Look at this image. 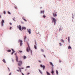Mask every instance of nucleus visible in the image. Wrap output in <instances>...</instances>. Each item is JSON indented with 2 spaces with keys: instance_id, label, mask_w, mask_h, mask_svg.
<instances>
[{
  "instance_id": "1",
  "label": "nucleus",
  "mask_w": 75,
  "mask_h": 75,
  "mask_svg": "<svg viewBox=\"0 0 75 75\" xmlns=\"http://www.w3.org/2000/svg\"><path fill=\"white\" fill-rule=\"evenodd\" d=\"M51 19L52 20V23H54V25H56V19L55 18L51 17Z\"/></svg>"
},
{
  "instance_id": "2",
  "label": "nucleus",
  "mask_w": 75,
  "mask_h": 75,
  "mask_svg": "<svg viewBox=\"0 0 75 75\" xmlns=\"http://www.w3.org/2000/svg\"><path fill=\"white\" fill-rule=\"evenodd\" d=\"M27 44L28 45V47L26 48V51L27 52H29V51H30L31 50V48H30V46L29 45V44H28V43H27Z\"/></svg>"
},
{
  "instance_id": "3",
  "label": "nucleus",
  "mask_w": 75,
  "mask_h": 75,
  "mask_svg": "<svg viewBox=\"0 0 75 75\" xmlns=\"http://www.w3.org/2000/svg\"><path fill=\"white\" fill-rule=\"evenodd\" d=\"M18 62V65L19 67H21V65L23 64V62L22 61H19Z\"/></svg>"
},
{
  "instance_id": "4",
  "label": "nucleus",
  "mask_w": 75,
  "mask_h": 75,
  "mask_svg": "<svg viewBox=\"0 0 75 75\" xmlns=\"http://www.w3.org/2000/svg\"><path fill=\"white\" fill-rule=\"evenodd\" d=\"M17 27L21 31H22V27H21V25H19V26L17 25Z\"/></svg>"
},
{
  "instance_id": "5",
  "label": "nucleus",
  "mask_w": 75,
  "mask_h": 75,
  "mask_svg": "<svg viewBox=\"0 0 75 75\" xmlns=\"http://www.w3.org/2000/svg\"><path fill=\"white\" fill-rule=\"evenodd\" d=\"M4 19H2L1 22V27H3L4 26Z\"/></svg>"
},
{
  "instance_id": "6",
  "label": "nucleus",
  "mask_w": 75,
  "mask_h": 75,
  "mask_svg": "<svg viewBox=\"0 0 75 75\" xmlns=\"http://www.w3.org/2000/svg\"><path fill=\"white\" fill-rule=\"evenodd\" d=\"M18 42L20 43V46H21L23 45V41L20 39L19 40Z\"/></svg>"
},
{
  "instance_id": "7",
  "label": "nucleus",
  "mask_w": 75,
  "mask_h": 75,
  "mask_svg": "<svg viewBox=\"0 0 75 75\" xmlns=\"http://www.w3.org/2000/svg\"><path fill=\"white\" fill-rule=\"evenodd\" d=\"M40 67H41V68H43V70H44L45 69V65H43L42 64H41L40 65Z\"/></svg>"
},
{
  "instance_id": "8",
  "label": "nucleus",
  "mask_w": 75,
  "mask_h": 75,
  "mask_svg": "<svg viewBox=\"0 0 75 75\" xmlns=\"http://www.w3.org/2000/svg\"><path fill=\"white\" fill-rule=\"evenodd\" d=\"M35 45H34V48L35 50L37 49V42L36 40H35Z\"/></svg>"
},
{
  "instance_id": "9",
  "label": "nucleus",
  "mask_w": 75,
  "mask_h": 75,
  "mask_svg": "<svg viewBox=\"0 0 75 75\" xmlns=\"http://www.w3.org/2000/svg\"><path fill=\"white\" fill-rule=\"evenodd\" d=\"M27 32H28V33L29 34H31V29H27Z\"/></svg>"
},
{
  "instance_id": "10",
  "label": "nucleus",
  "mask_w": 75,
  "mask_h": 75,
  "mask_svg": "<svg viewBox=\"0 0 75 75\" xmlns=\"http://www.w3.org/2000/svg\"><path fill=\"white\" fill-rule=\"evenodd\" d=\"M16 62H18L19 61H18V56L17 55H16Z\"/></svg>"
},
{
  "instance_id": "11",
  "label": "nucleus",
  "mask_w": 75,
  "mask_h": 75,
  "mask_svg": "<svg viewBox=\"0 0 75 75\" xmlns=\"http://www.w3.org/2000/svg\"><path fill=\"white\" fill-rule=\"evenodd\" d=\"M26 30V27L25 26H23L22 27V30Z\"/></svg>"
},
{
  "instance_id": "12",
  "label": "nucleus",
  "mask_w": 75,
  "mask_h": 75,
  "mask_svg": "<svg viewBox=\"0 0 75 75\" xmlns=\"http://www.w3.org/2000/svg\"><path fill=\"white\" fill-rule=\"evenodd\" d=\"M53 16L54 17H57V13H53Z\"/></svg>"
},
{
  "instance_id": "13",
  "label": "nucleus",
  "mask_w": 75,
  "mask_h": 75,
  "mask_svg": "<svg viewBox=\"0 0 75 75\" xmlns=\"http://www.w3.org/2000/svg\"><path fill=\"white\" fill-rule=\"evenodd\" d=\"M45 12V11L44 10H43V11L41 10L40 11L41 14H42V13H44Z\"/></svg>"
},
{
  "instance_id": "14",
  "label": "nucleus",
  "mask_w": 75,
  "mask_h": 75,
  "mask_svg": "<svg viewBox=\"0 0 75 75\" xmlns=\"http://www.w3.org/2000/svg\"><path fill=\"white\" fill-rule=\"evenodd\" d=\"M46 74L47 75H51V74L48 71H46Z\"/></svg>"
},
{
  "instance_id": "15",
  "label": "nucleus",
  "mask_w": 75,
  "mask_h": 75,
  "mask_svg": "<svg viewBox=\"0 0 75 75\" xmlns=\"http://www.w3.org/2000/svg\"><path fill=\"white\" fill-rule=\"evenodd\" d=\"M56 75H58L59 74V73L58 72V70H56Z\"/></svg>"
},
{
  "instance_id": "16",
  "label": "nucleus",
  "mask_w": 75,
  "mask_h": 75,
  "mask_svg": "<svg viewBox=\"0 0 75 75\" xmlns=\"http://www.w3.org/2000/svg\"><path fill=\"white\" fill-rule=\"evenodd\" d=\"M18 68L19 70V71L21 73L22 72V71H21V69L20 67H18Z\"/></svg>"
},
{
  "instance_id": "17",
  "label": "nucleus",
  "mask_w": 75,
  "mask_h": 75,
  "mask_svg": "<svg viewBox=\"0 0 75 75\" xmlns=\"http://www.w3.org/2000/svg\"><path fill=\"white\" fill-rule=\"evenodd\" d=\"M2 61L4 63H6V60L5 59H3L2 60Z\"/></svg>"
},
{
  "instance_id": "18",
  "label": "nucleus",
  "mask_w": 75,
  "mask_h": 75,
  "mask_svg": "<svg viewBox=\"0 0 75 75\" xmlns=\"http://www.w3.org/2000/svg\"><path fill=\"white\" fill-rule=\"evenodd\" d=\"M38 71H39V72L40 73V74H42V71H41V70H40V69H39Z\"/></svg>"
},
{
  "instance_id": "19",
  "label": "nucleus",
  "mask_w": 75,
  "mask_h": 75,
  "mask_svg": "<svg viewBox=\"0 0 75 75\" xmlns=\"http://www.w3.org/2000/svg\"><path fill=\"white\" fill-rule=\"evenodd\" d=\"M68 41L69 42H70V38H69V37H68Z\"/></svg>"
},
{
  "instance_id": "20",
  "label": "nucleus",
  "mask_w": 75,
  "mask_h": 75,
  "mask_svg": "<svg viewBox=\"0 0 75 75\" xmlns=\"http://www.w3.org/2000/svg\"><path fill=\"white\" fill-rule=\"evenodd\" d=\"M68 47L69 50H71V49H72V47H71L70 45H69Z\"/></svg>"
},
{
  "instance_id": "21",
  "label": "nucleus",
  "mask_w": 75,
  "mask_h": 75,
  "mask_svg": "<svg viewBox=\"0 0 75 75\" xmlns=\"http://www.w3.org/2000/svg\"><path fill=\"white\" fill-rule=\"evenodd\" d=\"M22 19H23V20H24V21H26V22L27 21V20H26V19H25L24 18L23 16L22 17Z\"/></svg>"
},
{
  "instance_id": "22",
  "label": "nucleus",
  "mask_w": 75,
  "mask_h": 75,
  "mask_svg": "<svg viewBox=\"0 0 75 75\" xmlns=\"http://www.w3.org/2000/svg\"><path fill=\"white\" fill-rule=\"evenodd\" d=\"M7 13L8 14L11 15V13L9 11H7Z\"/></svg>"
},
{
  "instance_id": "23",
  "label": "nucleus",
  "mask_w": 75,
  "mask_h": 75,
  "mask_svg": "<svg viewBox=\"0 0 75 75\" xmlns=\"http://www.w3.org/2000/svg\"><path fill=\"white\" fill-rule=\"evenodd\" d=\"M26 38H27V36H26L24 37V41H25V40L26 39Z\"/></svg>"
},
{
  "instance_id": "24",
  "label": "nucleus",
  "mask_w": 75,
  "mask_h": 75,
  "mask_svg": "<svg viewBox=\"0 0 75 75\" xmlns=\"http://www.w3.org/2000/svg\"><path fill=\"white\" fill-rule=\"evenodd\" d=\"M7 52H11V50L10 49L8 50H7Z\"/></svg>"
},
{
  "instance_id": "25",
  "label": "nucleus",
  "mask_w": 75,
  "mask_h": 75,
  "mask_svg": "<svg viewBox=\"0 0 75 75\" xmlns=\"http://www.w3.org/2000/svg\"><path fill=\"white\" fill-rule=\"evenodd\" d=\"M18 52L20 53H22L23 52V51L22 50H19Z\"/></svg>"
},
{
  "instance_id": "26",
  "label": "nucleus",
  "mask_w": 75,
  "mask_h": 75,
  "mask_svg": "<svg viewBox=\"0 0 75 75\" xmlns=\"http://www.w3.org/2000/svg\"><path fill=\"white\" fill-rule=\"evenodd\" d=\"M30 68V66H27L26 67V68Z\"/></svg>"
},
{
  "instance_id": "27",
  "label": "nucleus",
  "mask_w": 75,
  "mask_h": 75,
  "mask_svg": "<svg viewBox=\"0 0 75 75\" xmlns=\"http://www.w3.org/2000/svg\"><path fill=\"white\" fill-rule=\"evenodd\" d=\"M26 58H27V57H26V56L24 55L23 56V59H26Z\"/></svg>"
},
{
  "instance_id": "28",
  "label": "nucleus",
  "mask_w": 75,
  "mask_h": 75,
  "mask_svg": "<svg viewBox=\"0 0 75 75\" xmlns=\"http://www.w3.org/2000/svg\"><path fill=\"white\" fill-rule=\"evenodd\" d=\"M11 50L12 51V52H15V51L14 50V49L12 48V49H11Z\"/></svg>"
},
{
  "instance_id": "29",
  "label": "nucleus",
  "mask_w": 75,
  "mask_h": 75,
  "mask_svg": "<svg viewBox=\"0 0 75 75\" xmlns=\"http://www.w3.org/2000/svg\"><path fill=\"white\" fill-rule=\"evenodd\" d=\"M30 53H31V55H32L33 54V51L31 49H30Z\"/></svg>"
},
{
  "instance_id": "30",
  "label": "nucleus",
  "mask_w": 75,
  "mask_h": 75,
  "mask_svg": "<svg viewBox=\"0 0 75 75\" xmlns=\"http://www.w3.org/2000/svg\"><path fill=\"white\" fill-rule=\"evenodd\" d=\"M3 13L4 14H6V12L5 11H4L3 12Z\"/></svg>"
},
{
  "instance_id": "31",
  "label": "nucleus",
  "mask_w": 75,
  "mask_h": 75,
  "mask_svg": "<svg viewBox=\"0 0 75 75\" xmlns=\"http://www.w3.org/2000/svg\"><path fill=\"white\" fill-rule=\"evenodd\" d=\"M42 17H43V18H45L46 17V16L43 15L42 16Z\"/></svg>"
},
{
  "instance_id": "32",
  "label": "nucleus",
  "mask_w": 75,
  "mask_h": 75,
  "mask_svg": "<svg viewBox=\"0 0 75 75\" xmlns=\"http://www.w3.org/2000/svg\"><path fill=\"white\" fill-rule=\"evenodd\" d=\"M61 41H62V42H64V40H63V39H62L61 40Z\"/></svg>"
},
{
  "instance_id": "33",
  "label": "nucleus",
  "mask_w": 75,
  "mask_h": 75,
  "mask_svg": "<svg viewBox=\"0 0 75 75\" xmlns=\"http://www.w3.org/2000/svg\"><path fill=\"white\" fill-rule=\"evenodd\" d=\"M41 51L43 52H44V50H43L42 49H41Z\"/></svg>"
},
{
  "instance_id": "34",
  "label": "nucleus",
  "mask_w": 75,
  "mask_h": 75,
  "mask_svg": "<svg viewBox=\"0 0 75 75\" xmlns=\"http://www.w3.org/2000/svg\"><path fill=\"white\" fill-rule=\"evenodd\" d=\"M62 30V29H61L60 28L59 29V31H61V30Z\"/></svg>"
},
{
  "instance_id": "35",
  "label": "nucleus",
  "mask_w": 75,
  "mask_h": 75,
  "mask_svg": "<svg viewBox=\"0 0 75 75\" xmlns=\"http://www.w3.org/2000/svg\"><path fill=\"white\" fill-rule=\"evenodd\" d=\"M15 52H12L11 53V55H13V54H14V53Z\"/></svg>"
},
{
  "instance_id": "36",
  "label": "nucleus",
  "mask_w": 75,
  "mask_h": 75,
  "mask_svg": "<svg viewBox=\"0 0 75 75\" xmlns=\"http://www.w3.org/2000/svg\"><path fill=\"white\" fill-rule=\"evenodd\" d=\"M60 46H62V44H61V43L60 42L59 43Z\"/></svg>"
},
{
  "instance_id": "37",
  "label": "nucleus",
  "mask_w": 75,
  "mask_h": 75,
  "mask_svg": "<svg viewBox=\"0 0 75 75\" xmlns=\"http://www.w3.org/2000/svg\"><path fill=\"white\" fill-rule=\"evenodd\" d=\"M12 28V27H11V26L9 28V30H11Z\"/></svg>"
},
{
  "instance_id": "38",
  "label": "nucleus",
  "mask_w": 75,
  "mask_h": 75,
  "mask_svg": "<svg viewBox=\"0 0 75 75\" xmlns=\"http://www.w3.org/2000/svg\"><path fill=\"white\" fill-rule=\"evenodd\" d=\"M20 68H21V69H24V67H21Z\"/></svg>"
},
{
  "instance_id": "39",
  "label": "nucleus",
  "mask_w": 75,
  "mask_h": 75,
  "mask_svg": "<svg viewBox=\"0 0 75 75\" xmlns=\"http://www.w3.org/2000/svg\"><path fill=\"white\" fill-rule=\"evenodd\" d=\"M21 73V75H24V73H23L22 72Z\"/></svg>"
},
{
  "instance_id": "40",
  "label": "nucleus",
  "mask_w": 75,
  "mask_h": 75,
  "mask_svg": "<svg viewBox=\"0 0 75 75\" xmlns=\"http://www.w3.org/2000/svg\"><path fill=\"white\" fill-rule=\"evenodd\" d=\"M72 18H74V14L73 13L72 14Z\"/></svg>"
},
{
  "instance_id": "41",
  "label": "nucleus",
  "mask_w": 75,
  "mask_h": 75,
  "mask_svg": "<svg viewBox=\"0 0 75 75\" xmlns=\"http://www.w3.org/2000/svg\"><path fill=\"white\" fill-rule=\"evenodd\" d=\"M38 62H39V63H41V61L40 60H38Z\"/></svg>"
},
{
  "instance_id": "42",
  "label": "nucleus",
  "mask_w": 75,
  "mask_h": 75,
  "mask_svg": "<svg viewBox=\"0 0 75 75\" xmlns=\"http://www.w3.org/2000/svg\"><path fill=\"white\" fill-rule=\"evenodd\" d=\"M43 55L45 57V58H46V56H45V54H43Z\"/></svg>"
},
{
  "instance_id": "43",
  "label": "nucleus",
  "mask_w": 75,
  "mask_h": 75,
  "mask_svg": "<svg viewBox=\"0 0 75 75\" xmlns=\"http://www.w3.org/2000/svg\"><path fill=\"white\" fill-rule=\"evenodd\" d=\"M8 71H10V68L9 67H8Z\"/></svg>"
},
{
  "instance_id": "44",
  "label": "nucleus",
  "mask_w": 75,
  "mask_h": 75,
  "mask_svg": "<svg viewBox=\"0 0 75 75\" xmlns=\"http://www.w3.org/2000/svg\"><path fill=\"white\" fill-rule=\"evenodd\" d=\"M12 19L13 20V21H16V20H15V19L14 18H13Z\"/></svg>"
},
{
  "instance_id": "45",
  "label": "nucleus",
  "mask_w": 75,
  "mask_h": 75,
  "mask_svg": "<svg viewBox=\"0 0 75 75\" xmlns=\"http://www.w3.org/2000/svg\"><path fill=\"white\" fill-rule=\"evenodd\" d=\"M16 71H17V72H20V70H19L17 69V70H16Z\"/></svg>"
},
{
  "instance_id": "46",
  "label": "nucleus",
  "mask_w": 75,
  "mask_h": 75,
  "mask_svg": "<svg viewBox=\"0 0 75 75\" xmlns=\"http://www.w3.org/2000/svg\"><path fill=\"white\" fill-rule=\"evenodd\" d=\"M21 24H24V22H23L21 21Z\"/></svg>"
},
{
  "instance_id": "47",
  "label": "nucleus",
  "mask_w": 75,
  "mask_h": 75,
  "mask_svg": "<svg viewBox=\"0 0 75 75\" xmlns=\"http://www.w3.org/2000/svg\"><path fill=\"white\" fill-rule=\"evenodd\" d=\"M14 8H16V9H17V8L16 6H14Z\"/></svg>"
},
{
  "instance_id": "48",
  "label": "nucleus",
  "mask_w": 75,
  "mask_h": 75,
  "mask_svg": "<svg viewBox=\"0 0 75 75\" xmlns=\"http://www.w3.org/2000/svg\"><path fill=\"white\" fill-rule=\"evenodd\" d=\"M9 24H10V25H12V23H11V22L9 23Z\"/></svg>"
},
{
  "instance_id": "49",
  "label": "nucleus",
  "mask_w": 75,
  "mask_h": 75,
  "mask_svg": "<svg viewBox=\"0 0 75 75\" xmlns=\"http://www.w3.org/2000/svg\"><path fill=\"white\" fill-rule=\"evenodd\" d=\"M15 55H16H16H17V53H15Z\"/></svg>"
},
{
  "instance_id": "50",
  "label": "nucleus",
  "mask_w": 75,
  "mask_h": 75,
  "mask_svg": "<svg viewBox=\"0 0 75 75\" xmlns=\"http://www.w3.org/2000/svg\"><path fill=\"white\" fill-rule=\"evenodd\" d=\"M12 62H14V59H12Z\"/></svg>"
},
{
  "instance_id": "51",
  "label": "nucleus",
  "mask_w": 75,
  "mask_h": 75,
  "mask_svg": "<svg viewBox=\"0 0 75 75\" xmlns=\"http://www.w3.org/2000/svg\"><path fill=\"white\" fill-rule=\"evenodd\" d=\"M1 18V15L0 14V18Z\"/></svg>"
},
{
  "instance_id": "52",
  "label": "nucleus",
  "mask_w": 75,
  "mask_h": 75,
  "mask_svg": "<svg viewBox=\"0 0 75 75\" xmlns=\"http://www.w3.org/2000/svg\"><path fill=\"white\" fill-rule=\"evenodd\" d=\"M11 75V73H9L8 75Z\"/></svg>"
},
{
  "instance_id": "53",
  "label": "nucleus",
  "mask_w": 75,
  "mask_h": 75,
  "mask_svg": "<svg viewBox=\"0 0 75 75\" xmlns=\"http://www.w3.org/2000/svg\"><path fill=\"white\" fill-rule=\"evenodd\" d=\"M27 75H30V73H28Z\"/></svg>"
},
{
  "instance_id": "54",
  "label": "nucleus",
  "mask_w": 75,
  "mask_h": 75,
  "mask_svg": "<svg viewBox=\"0 0 75 75\" xmlns=\"http://www.w3.org/2000/svg\"><path fill=\"white\" fill-rule=\"evenodd\" d=\"M38 34H39V35H40V34L39 32H38Z\"/></svg>"
},
{
  "instance_id": "55",
  "label": "nucleus",
  "mask_w": 75,
  "mask_h": 75,
  "mask_svg": "<svg viewBox=\"0 0 75 75\" xmlns=\"http://www.w3.org/2000/svg\"><path fill=\"white\" fill-rule=\"evenodd\" d=\"M40 9H41V8H42V7H40Z\"/></svg>"
},
{
  "instance_id": "56",
  "label": "nucleus",
  "mask_w": 75,
  "mask_h": 75,
  "mask_svg": "<svg viewBox=\"0 0 75 75\" xmlns=\"http://www.w3.org/2000/svg\"><path fill=\"white\" fill-rule=\"evenodd\" d=\"M59 62H61V60L59 61Z\"/></svg>"
},
{
  "instance_id": "57",
  "label": "nucleus",
  "mask_w": 75,
  "mask_h": 75,
  "mask_svg": "<svg viewBox=\"0 0 75 75\" xmlns=\"http://www.w3.org/2000/svg\"><path fill=\"white\" fill-rule=\"evenodd\" d=\"M25 71H27V69H25Z\"/></svg>"
},
{
  "instance_id": "58",
  "label": "nucleus",
  "mask_w": 75,
  "mask_h": 75,
  "mask_svg": "<svg viewBox=\"0 0 75 75\" xmlns=\"http://www.w3.org/2000/svg\"><path fill=\"white\" fill-rule=\"evenodd\" d=\"M14 18H16L15 17H14Z\"/></svg>"
},
{
  "instance_id": "59",
  "label": "nucleus",
  "mask_w": 75,
  "mask_h": 75,
  "mask_svg": "<svg viewBox=\"0 0 75 75\" xmlns=\"http://www.w3.org/2000/svg\"><path fill=\"white\" fill-rule=\"evenodd\" d=\"M72 21H73V19H72Z\"/></svg>"
},
{
  "instance_id": "60",
  "label": "nucleus",
  "mask_w": 75,
  "mask_h": 75,
  "mask_svg": "<svg viewBox=\"0 0 75 75\" xmlns=\"http://www.w3.org/2000/svg\"><path fill=\"white\" fill-rule=\"evenodd\" d=\"M66 39H67V38H66Z\"/></svg>"
},
{
  "instance_id": "61",
  "label": "nucleus",
  "mask_w": 75,
  "mask_h": 75,
  "mask_svg": "<svg viewBox=\"0 0 75 75\" xmlns=\"http://www.w3.org/2000/svg\"><path fill=\"white\" fill-rule=\"evenodd\" d=\"M59 0V1H60V0Z\"/></svg>"
},
{
  "instance_id": "62",
  "label": "nucleus",
  "mask_w": 75,
  "mask_h": 75,
  "mask_svg": "<svg viewBox=\"0 0 75 75\" xmlns=\"http://www.w3.org/2000/svg\"><path fill=\"white\" fill-rule=\"evenodd\" d=\"M57 12H56V13H57Z\"/></svg>"
},
{
  "instance_id": "63",
  "label": "nucleus",
  "mask_w": 75,
  "mask_h": 75,
  "mask_svg": "<svg viewBox=\"0 0 75 75\" xmlns=\"http://www.w3.org/2000/svg\"><path fill=\"white\" fill-rule=\"evenodd\" d=\"M47 50H48V49H47Z\"/></svg>"
},
{
  "instance_id": "64",
  "label": "nucleus",
  "mask_w": 75,
  "mask_h": 75,
  "mask_svg": "<svg viewBox=\"0 0 75 75\" xmlns=\"http://www.w3.org/2000/svg\"><path fill=\"white\" fill-rule=\"evenodd\" d=\"M55 11H54V12Z\"/></svg>"
}]
</instances>
